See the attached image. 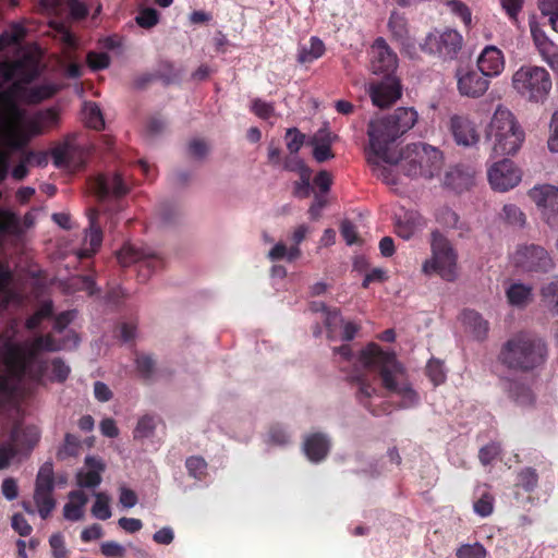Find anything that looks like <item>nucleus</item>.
<instances>
[{
	"instance_id": "10",
	"label": "nucleus",
	"mask_w": 558,
	"mask_h": 558,
	"mask_svg": "<svg viewBox=\"0 0 558 558\" xmlns=\"http://www.w3.org/2000/svg\"><path fill=\"white\" fill-rule=\"evenodd\" d=\"M117 258L123 267H128L131 264H140V278H145L163 265V260L160 256L146 250L137 248L129 243L124 244L118 252Z\"/></svg>"
},
{
	"instance_id": "52",
	"label": "nucleus",
	"mask_w": 558,
	"mask_h": 558,
	"mask_svg": "<svg viewBox=\"0 0 558 558\" xmlns=\"http://www.w3.org/2000/svg\"><path fill=\"white\" fill-rule=\"evenodd\" d=\"M494 496L488 492H484L481 497L474 501V512L483 518L490 515L494 510Z\"/></svg>"
},
{
	"instance_id": "2",
	"label": "nucleus",
	"mask_w": 558,
	"mask_h": 558,
	"mask_svg": "<svg viewBox=\"0 0 558 558\" xmlns=\"http://www.w3.org/2000/svg\"><path fill=\"white\" fill-rule=\"evenodd\" d=\"M546 357V343L541 338L521 331L501 344L497 362L509 372L527 374L541 367Z\"/></svg>"
},
{
	"instance_id": "37",
	"label": "nucleus",
	"mask_w": 558,
	"mask_h": 558,
	"mask_svg": "<svg viewBox=\"0 0 558 558\" xmlns=\"http://www.w3.org/2000/svg\"><path fill=\"white\" fill-rule=\"evenodd\" d=\"M74 147L65 142L52 148L51 156L57 168H70L72 166Z\"/></svg>"
},
{
	"instance_id": "59",
	"label": "nucleus",
	"mask_w": 558,
	"mask_h": 558,
	"mask_svg": "<svg viewBox=\"0 0 558 558\" xmlns=\"http://www.w3.org/2000/svg\"><path fill=\"white\" fill-rule=\"evenodd\" d=\"M136 368L144 379H150L155 372V361L150 355L141 354L135 360Z\"/></svg>"
},
{
	"instance_id": "17",
	"label": "nucleus",
	"mask_w": 558,
	"mask_h": 558,
	"mask_svg": "<svg viewBox=\"0 0 558 558\" xmlns=\"http://www.w3.org/2000/svg\"><path fill=\"white\" fill-rule=\"evenodd\" d=\"M93 190L99 198L105 199L109 196L120 198L130 191L120 173L112 175L98 174L93 181Z\"/></svg>"
},
{
	"instance_id": "1",
	"label": "nucleus",
	"mask_w": 558,
	"mask_h": 558,
	"mask_svg": "<svg viewBox=\"0 0 558 558\" xmlns=\"http://www.w3.org/2000/svg\"><path fill=\"white\" fill-rule=\"evenodd\" d=\"M333 353L338 354L343 362L352 363L356 367V374L350 377L356 383L355 397L372 415L390 414L392 407L387 402H381L379 405L373 404L372 399L379 396L378 389L359 372L357 365L366 372L377 373L383 388L401 398L400 408H412L418 403V395L409 383L405 368L393 352L384 351L378 344L369 343L361 350L357 357L354 356L350 344L335 348Z\"/></svg>"
},
{
	"instance_id": "33",
	"label": "nucleus",
	"mask_w": 558,
	"mask_h": 558,
	"mask_svg": "<svg viewBox=\"0 0 558 558\" xmlns=\"http://www.w3.org/2000/svg\"><path fill=\"white\" fill-rule=\"evenodd\" d=\"M83 116L86 126L94 130H102L105 120L99 106L94 101H85L83 106Z\"/></svg>"
},
{
	"instance_id": "48",
	"label": "nucleus",
	"mask_w": 558,
	"mask_h": 558,
	"mask_svg": "<svg viewBox=\"0 0 558 558\" xmlns=\"http://www.w3.org/2000/svg\"><path fill=\"white\" fill-rule=\"evenodd\" d=\"M80 450V439L70 433H66L64 436V442L61 448H59L57 452V458L59 460H64L69 457L77 456Z\"/></svg>"
},
{
	"instance_id": "45",
	"label": "nucleus",
	"mask_w": 558,
	"mask_h": 558,
	"mask_svg": "<svg viewBox=\"0 0 558 558\" xmlns=\"http://www.w3.org/2000/svg\"><path fill=\"white\" fill-rule=\"evenodd\" d=\"M537 5L544 16H548L551 28L558 33V0H537Z\"/></svg>"
},
{
	"instance_id": "5",
	"label": "nucleus",
	"mask_w": 558,
	"mask_h": 558,
	"mask_svg": "<svg viewBox=\"0 0 558 558\" xmlns=\"http://www.w3.org/2000/svg\"><path fill=\"white\" fill-rule=\"evenodd\" d=\"M444 165V157L439 149L424 144L408 145L402 151L397 166L401 172L410 178L432 179L437 175Z\"/></svg>"
},
{
	"instance_id": "53",
	"label": "nucleus",
	"mask_w": 558,
	"mask_h": 558,
	"mask_svg": "<svg viewBox=\"0 0 558 558\" xmlns=\"http://www.w3.org/2000/svg\"><path fill=\"white\" fill-rule=\"evenodd\" d=\"M51 558H69L70 550L65 546L64 536L61 533H53L49 538Z\"/></svg>"
},
{
	"instance_id": "14",
	"label": "nucleus",
	"mask_w": 558,
	"mask_h": 558,
	"mask_svg": "<svg viewBox=\"0 0 558 558\" xmlns=\"http://www.w3.org/2000/svg\"><path fill=\"white\" fill-rule=\"evenodd\" d=\"M531 197L543 208L542 214L546 223L558 231V187L550 184L534 187Z\"/></svg>"
},
{
	"instance_id": "31",
	"label": "nucleus",
	"mask_w": 558,
	"mask_h": 558,
	"mask_svg": "<svg viewBox=\"0 0 558 558\" xmlns=\"http://www.w3.org/2000/svg\"><path fill=\"white\" fill-rule=\"evenodd\" d=\"M313 157L317 162L333 158L331 151L332 136L329 132L320 130L314 137Z\"/></svg>"
},
{
	"instance_id": "11",
	"label": "nucleus",
	"mask_w": 558,
	"mask_h": 558,
	"mask_svg": "<svg viewBox=\"0 0 558 558\" xmlns=\"http://www.w3.org/2000/svg\"><path fill=\"white\" fill-rule=\"evenodd\" d=\"M514 265L525 271L547 272L553 260L547 251L535 244L518 247L513 256Z\"/></svg>"
},
{
	"instance_id": "22",
	"label": "nucleus",
	"mask_w": 558,
	"mask_h": 558,
	"mask_svg": "<svg viewBox=\"0 0 558 558\" xmlns=\"http://www.w3.org/2000/svg\"><path fill=\"white\" fill-rule=\"evenodd\" d=\"M84 463L88 470L77 472V485L83 488H95L101 483V473L106 465L100 459L93 456H87Z\"/></svg>"
},
{
	"instance_id": "41",
	"label": "nucleus",
	"mask_w": 558,
	"mask_h": 558,
	"mask_svg": "<svg viewBox=\"0 0 558 558\" xmlns=\"http://www.w3.org/2000/svg\"><path fill=\"white\" fill-rule=\"evenodd\" d=\"M541 295L544 306L553 314L558 315V280L544 286Z\"/></svg>"
},
{
	"instance_id": "57",
	"label": "nucleus",
	"mask_w": 558,
	"mask_h": 558,
	"mask_svg": "<svg viewBox=\"0 0 558 558\" xmlns=\"http://www.w3.org/2000/svg\"><path fill=\"white\" fill-rule=\"evenodd\" d=\"M426 374L435 386L442 384L446 379L444 365L438 360H430L426 366Z\"/></svg>"
},
{
	"instance_id": "58",
	"label": "nucleus",
	"mask_w": 558,
	"mask_h": 558,
	"mask_svg": "<svg viewBox=\"0 0 558 558\" xmlns=\"http://www.w3.org/2000/svg\"><path fill=\"white\" fill-rule=\"evenodd\" d=\"M252 112L263 120H267L275 114V107L271 102H266L260 98H255L251 104Z\"/></svg>"
},
{
	"instance_id": "6",
	"label": "nucleus",
	"mask_w": 558,
	"mask_h": 558,
	"mask_svg": "<svg viewBox=\"0 0 558 558\" xmlns=\"http://www.w3.org/2000/svg\"><path fill=\"white\" fill-rule=\"evenodd\" d=\"M512 86L529 101L542 102L551 89L550 74L542 66L522 65L512 75Z\"/></svg>"
},
{
	"instance_id": "21",
	"label": "nucleus",
	"mask_w": 558,
	"mask_h": 558,
	"mask_svg": "<svg viewBox=\"0 0 558 558\" xmlns=\"http://www.w3.org/2000/svg\"><path fill=\"white\" fill-rule=\"evenodd\" d=\"M39 432L35 426H14L10 433L9 441L19 450V454L27 456L39 441Z\"/></svg>"
},
{
	"instance_id": "49",
	"label": "nucleus",
	"mask_w": 558,
	"mask_h": 558,
	"mask_svg": "<svg viewBox=\"0 0 558 558\" xmlns=\"http://www.w3.org/2000/svg\"><path fill=\"white\" fill-rule=\"evenodd\" d=\"M501 217L507 223L515 227H523L525 223V215L517 205L513 204H507L504 206Z\"/></svg>"
},
{
	"instance_id": "54",
	"label": "nucleus",
	"mask_w": 558,
	"mask_h": 558,
	"mask_svg": "<svg viewBox=\"0 0 558 558\" xmlns=\"http://www.w3.org/2000/svg\"><path fill=\"white\" fill-rule=\"evenodd\" d=\"M287 148L291 155H296L302 148L305 135L301 133L296 128L288 129L286 132Z\"/></svg>"
},
{
	"instance_id": "28",
	"label": "nucleus",
	"mask_w": 558,
	"mask_h": 558,
	"mask_svg": "<svg viewBox=\"0 0 558 558\" xmlns=\"http://www.w3.org/2000/svg\"><path fill=\"white\" fill-rule=\"evenodd\" d=\"M388 28L396 41L402 46L410 45V35L408 28V21L403 14L392 11L388 21Z\"/></svg>"
},
{
	"instance_id": "4",
	"label": "nucleus",
	"mask_w": 558,
	"mask_h": 558,
	"mask_svg": "<svg viewBox=\"0 0 558 558\" xmlns=\"http://www.w3.org/2000/svg\"><path fill=\"white\" fill-rule=\"evenodd\" d=\"M487 140L495 156L513 155L524 141V132L512 112L499 106L487 128Z\"/></svg>"
},
{
	"instance_id": "30",
	"label": "nucleus",
	"mask_w": 558,
	"mask_h": 558,
	"mask_svg": "<svg viewBox=\"0 0 558 558\" xmlns=\"http://www.w3.org/2000/svg\"><path fill=\"white\" fill-rule=\"evenodd\" d=\"M463 323L471 329L477 340H484L489 330V324L474 310L463 312Z\"/></svg>"
},
{
	"instance_id": "55",
	"label": "nucleus",
	"mask_w": 558,
	"mask_h": 558,
	"mask_svg": "<svg viewBox=\"0 0 558 558\" xmlns=\"http://www.w3.org/2000/svg\"><path fill=\"white\" fill-rule=\"evenodd\" d=\"M86 62L90 70L100 71L110 65V57L107 52L89 51L86 56Z\"/></svg>"
},
{
	"instance_id": "61",
	"label": "nucleus",
	"mask_w": 558,
	"mask_h": 558,
	"mask_svg": "<svg viewBox=\"0 0 558 558\" xmlns=\"http://www.w3.org/2000/svg\"><path fill=\"white\" fill-rule=\"evenodd\" d=\"M136 23L143 28H151L159 21V14L157 10L153 8H146L140 11L135 17Z\"/></svg>"
},
{
	"instance_id": "56",
	"label": "nucleus",
	"mask_w": 558,
	"mask_h": 558,
	"mask_svg": "<svg viewBox=\"0 0 558 558\" xmlns=\"http://www.w3.org/2000/svg\"><path fill=\"white\" fill-rule=\"evenodd\" d=\"M457 558H485L486 549L480 543L465 544L457 549Z\"/></svg>"
},
{
	"instance_id": "3",
	"label": "nucleus",
	"mask_w": 558,
	"mask_h": 558,
	"mask_svg": "<svg viewBox=\"0 0 558 558\" xmlns=\"http://www.w3.org/2000/svg\"><path fill=\"white\" fill-rule=\"evenodd\" d=\"M417 117V112L413 108L400 107L387 117L372 120L367 129L371 150L383 158L385 162L391 163L389 144L411 130L416 123Z\"/></svg>"
},
{
	"instance_id": "44",
	"label": "nucleus",
	"mask_w": 558,
	"mask_h": 558,
	"mask_svg": "<svg viewBox=\"0 0 558 558\" xmlns=\"http://www.w3.org/2000/svg\"><path fill=\"white\" fill-rule=\"evenodd\" d=\"M531 34L534 44L542 57L544 59H548V57L553 53L554 44L548 39L544 31L537 26H531Z\"/></svg>"
},
{
	"instance_id": "36",
	"label": "nucleus",
	"mask_w": 558,
	"mask_h": 558,
	"mask_svg": "<svg viewBox=\"0 0 558 558\" xmlns=\"http://www.w3.org/2000/svg\"><path fill=\"white\" fill-rule=\"evenodd\" d=\"M20 233V219L10 209L0 208V238L3 235H16Z\"/></svg>"
},
{
	"instance_id": "16",
	"label": "nucleus",
	"mask_w": 558,
	"mask_h": 558,
	"mask_svg": "<svg viewBox=\"0 0 558 558\" xmlns=\"http://www.w3.org/2000/svg\"><path fill=\"white\" fill-rule=\"evenodd\" d=\"M372 53V71L375 74H381L383 78L395 76L398 68V58L384 39L379 38L376 40Z\"/></svg>"
},
{
	"instance_id": "19",
	"label": "nucleus",
	"mask_w": 558,
	"mask_h": 558,
	"mask_svg": "<svg viewBox=\"0 0 558 558\" xmlns=\"http://www.w3.org/2000/svg\"><path fill=\"white\" fill-rule=\"evenodd\" d=\"M474 177L475 169L473 167L457 165L445 173L444 185L460 194L474 185Z\"/></svg>"
},
{
	"instance_id": "12",
	"label": "nucleus",
	"mask_w": 558,
	"mask_h": 558,
	"mask_svg": "<svg viewBox=\"0 0 558 558\" xmlns=\"http://www.w3.org/2000/svg\"><path fill=\"white\" fill-rule=\"evenodd\" d=\"M457 88L461 96L480 98L489 88V77L480 70L458 68L454 73Z\"/></svg>"
},
{
	"instance_id": "27",
	"label": "nucleus",
	"mask_w": 558,
	"mask_h": 558,
	"mask_svg": "<svg viewBox=\"0 0 558 558\" xmlns=\"http://www.w3.org/2000/svg\"><path fill=\"white\" fill-rule=\"evenodd\" d=\"M70 501L64 505L63 515L69 521H80L83 518V508L88 501L87 496L82 490H72L69 493Z\"/></svg>"
},
{
	"instance_id": "34",
	"label": "nucleus",
	"mask_w": 558,
	"mask_h": 558,
	"mask_svg": "<svg viewBox=\"0 0 558 558\" xmlns=\"http://www.w3.org/2000/svg\"><path fill=\"white\" fill-rule=\"evenodd\" d=\"M420 217L414 214H405L396 223V233L403 240L411 239L420 229Z\"/></svg>"
},
{
	"instance_id": "38",
	"label": "nucleus",
	"mask_w": 558,
	"mask_h": 558,
	"mask_svg": "<svg viewBox=\"0 0 558 558\" xmlns=\"http://www.w3.org/2000/svg\"><path fill=\"white\" fill-rule=\"evenodd\" d=\"M506 295L511 305L521 307L529 302L531 288L522 283H513L507 289Z\"/></svg>"
},
{
	"instance_id": "63",
	"label": "nucleus",
	"mask_w": 558,
	"mask_h": 558,
	"mask_svg": "<svg viewBox=\"0 0 558 558\" xmlns=\"http://www.w3.org/2000/svg\"><path fill=\"white\" fill-rule=\"evenodd\" d=\"M16 456L19 450L9 440L0 444V470L7 469Z\"/></svg>"
},
{
	"instance_id": "51",
	"label": "nucleus",
	"mask_w": 558,
	"mask_h": 558,
	"mask_svg": "<svg viewBox=\"0 0 558 558\" xmlns=\"http://www.w3.org/2000/svg\"><path fill=\"white\" fill-rule=\"evenodd\" d=\"M185 466L189 474L196 480H202L206 475L207 462L202 457L192 456L187 458Z\"/></svg>"
},
{
	"instance_id": "43",
	"label": "nucleus",
	"mask_w": 558,
	"mask_h": 558,
	"mask_svg": "<svg viewBox=\"0 0 558 558\" xmlns=\"http://www.w3.org/2000/svg\"><path fill=\"white\" fill-rule=\"evenodd\" d=\"M437 221L450 229H458L461 231H469L468 228H464L463 223H460V219L457 213H454L449 207L440 208L436 215Z\"/></svg>"
},
{
	"instance_id": "24",
	"label": "nucleus",
	"mask_w": 558,
	"mask_h": 558,
	"mask_svg": "<svg viewBox=\"0 0 558 558\" xmlns=\"http://www.w3.org/2000/svg\"><path fill=\"white\" fill-rule=\"evenodd\" d=\"M102 231L96 221V217L89 218V228L86 230L83 247L78 256L81 258H88L93 256L101 246Z\"/></svg>"
},
{
	"instance_id": "47",
	"label": "nucleus",
	"mask_w": 558,
	"mask_h": 558,
	"mask_svg": "<svg viewBox=\"0 0 558 558\" xmlns=\"http://www.w3.org/2000/svg\"><path fill=\"white\" fill-rule=\"evenodd\" d=\"M538 484V474L533 468H525L518 474L517 486L522 487L525 492H533Z\"/></svg>"
},
{
	"instance_id": "25",
	"label": "nucleus",
	"mask_w": 558,
	"mask_h": 558,
	"mask_svg": "<svg viewBox=\"0 0 558 558\" xmlns=\"http://www.w3.org/2000/svg\"><path fill=\"white\" fill-rule=\"evenodd\" d=\"M59 112L54 108L41 110L28 122L29 131L33 135H40L56 126L59 123Z\"/></svg>"
},
{
	"instance_id": "26",
	"label": "nucleus",
	"mask_w": 558,
	"mask_h": 558,
	"mask_svg": "<svg viewBox=\"0 0 558 558\" xmlns=\"http://www.w3.org/2000/svg\"><path fill=\"white\" fill-rule=\"evenodd\" d=\"M325 51L326 47L324 41L317 36H312L308 44L299 46L296 61L301 64L313 63L315 60L322 58Z\"/></svg>"
},
{
	"instance_id": "64",
	"label": "nucleus",
	"mask_w": 558,
	"mask_h": 558,
	"mask_svg": "<svg viewBox=\"0 0 558 558\" xmlns=\"http://www.w3.org/2000/svg\"><path fill=\"white\" fill-rule=\"evenodd\" d=\"M70 367L60 357H56L51 361V373L57 381H65L70 375Z\"/></svg>"
},
{
	"instance_id": "35",
	"label": "nucleus",
	"mask_w": 558,
	"mask_h": 558,
	"mask_svg": "<svg viewBox=\"0 0 558 558\" xmlns=\"http://www.w3.org/2000/svg\"><path fill=\"white\" fill-rule=\"evenodd\" d=\"M296 166L300 169V180L294 182V196L299 198H306L311 195V170L302 160H296Z\"/></svg>"
},
{
	"instance_id": "23",
	"label": "nucleus",
	"mask_w": 558,
	"mask_h": 558,
	"mask_svg": "<svg viewBox=\"0 0 558 558\" xmlns=\"http://www.w3.org/2000/svg\"><path fill=\"white\" fill-rule=\"evenodd\" d=\"M303 450L310 461L317 463L328 456L330 441L326 435L322 433H314L305 438Z\"/></svg>"
},
{
	"instance_id": "50",
	"label": "nucleus",
	"mask_w": 558,
	"mask_h": 558,
	"mask_svg": "<svg viewBox=\"0 0 558 558\" xmlns=\"http://www.w3.org/2000/svg\"><path fill=\"white\" fill-rule=\"evenodd\" d=\"M92 514L99 520H107L111 517L109 498L106 494H96V501L92 507Z\"/></svg>"
},
{
	"instance_id": "46",
	"label": "nucleus",
	"mask_w": 558,
	"mask_h": 558,
	"mask_svg": "<svg viewBox=\"0 0 558 558\" xmlns=\"http://www.w3.org/2000/svg\"><path fill=\"white\" fill-rule=\"evenodd\" d=\"M324 324L327 329V337L333 339L338 328L343 324L341 312L339 308L329 307L325 313Z\"/></svg>"
},
{
	"instance_id": "7",
	"label": "nucleus",
	"mask_w": 558,
	"mask_h": 558,
	"mask_svg": "<svg viewBox=\"0 0 558 558\" xmlns=\"http://www.w3.org/2000/svg\"><path fill=\"white\" fill-rule=\"evenodd\" d=\"M432 257L423 264L425 275L437 274L446 281L457 277V253L449 240L439 231L432 232Z\"/></svg>"
},
{
	"instance_id": "20",
	"label": "nucleus",
	"mask_w": 558,
	"mask_h": 558,
	"mask_svg": "<svg viewBox=\"0 0 558 558\" xmlns=\"http://www.w3.org/2000/svg\"><path fill=\"white\" fill-rule=\"evenodd\" d=\"M450 131L456 143L461 146H472L480 138L473 122L464 116L454 114L450 118Z\"/></svg>"
},
{
	"instance_id": "39",
	"label": "nucleus",
	"mask_w": 558,
	"mask_h": 558,
	"mask_svg": "<svg viewBox=\"0 0 558 558\" xmlns=\"http://www.w3.org/2000/svg\"><path fill=\"white\" fill-rule=\"evenodd\" d=\"M53 492L35 490L34 501L38 508L41 519L46 520L56 507V500L52 496Z\"/></svg>"
},
{
	"instance_id": "40",
	"label": "nucleus",
	"mask_w": 558,
	"mask_h": 558,
	"mask_svg": "<svg viewBox=\"0 0 558 558\" xmlns=\"http://www.w3.org/2000/svg\"><path fill=\"white\" fill-rule=\"evenodd\" d=\"M372 153L374 154V157H369L368 162L373 167V171L376 177L381 179L386 184L396 185L398 182L393 170L390 167L381 165L379 160H385L376 156L373 150Z\"/></svg>"
},
{
	"instance_id": "62",
	"label": "nucleus",
	"mask_w": 558,
	"mask_h": 558,
	"mask_svg": "<svg viewBox=\"0 0 558 558\" xmlns=\"http://www.w3.org/2000/svg\"><path fill=\"white\" fill-rule=\"evenodd\" d=\"M447 5L449 7L450 11L461 19V21L465 25H470L472 22V14L470 9L466 4L461 2L460 0H449L447 1Z\"/></svg>"
},
{
	"instance_id": "13",
	"label": "nucleus",
	"mask_w": 558,
	"mask_h": 558,
	"mask_svg": "<svg viewBox=\"0 0 558 558\" xmlns=\"http://www.w3.org/2000/svg\"><path fill=\"white\" fill-rule=\"evenodd\" d=\"M488 181L494 190L506 192L519 184L521 171L512 160L505 158L489 168Z\"/></svg>"
},
{
	"instance_id": "60",
	"label": "nucleus",
	"mask_w": 558,
	"mask_h": 558,
	"mask_svg": "<svg viewBox=\"0 0 558 558\" xmlns=\"http://www.w3.org/2000/svg\"><path fill=\"white\" fill-rule=\"evenodd\" d=\"M501 452L498 442H489L483 446L478 451V459L483 465L490 464Z\"/></svg>"
},
{
	"instance_id": "8",
	"label": "nucleus",
	"mask_w": 558,
	"mask_h": 558,
	"mask_svg": "<svg viewBox=\"0 0 558 558\" xmlns=\"http://www.w3.org/2000/svg\"><path fill=\"white\" fill-rule=\"evenodd\" d=\"M20 85L14 83L9 88L0 92V120L4 122L10 129L23 119L24 111L20 108L16 96ZM27 143V138L12 130L9 137V146L12 149H21Z\"/></svg>"
},
{
	"instance_id": "18",
	"label": "nucleus",
	"mask_w": 558,
	"mask_h": 558,
	"mask_svg": "<svg viewBox=\"0 0 558 558\" xmlns=\"http://www.w3.org/2000/svg\"><path fill=\"white\" fill-rule=\"evenodd\" d=\"M477 69L486 76L496 77L502 73L506 65L504 52L496 46L488 45L476 60Z\"/></svg>"
},
{
	"instance_id": "9",
	"label": "nucleus",
	"mask_w": 558,
	"mask_h": 558,
	"mask_svg": "<svg viewBox=\"0 0 558 558\" xmlns=\"http://www.w3.org/2000/svg\"><path fill=\"white\" fill-rule=\"evenodd\" d=\"M463 45L461 34L454 29H446L442 33H430L422 44V50L444 60H453L457 58Z\"/></svg>"
},
{
	"instance_id": "42",
	"label": "nucleus",
	"mask_w": 558,
	"mask_h": 558,
	"mask_svg": "<svg viewBox=\"0 0 558 558\" xmlns=\"http://www.w3.org/2000/svg\"><path fill=\"white\" fill-rule=\"evenodd\" d=\"M504 383H505V388L508 391L510 398H512L515 401L521 402V403L530 400L531 390L526 385H524L518 380H512L509 378L505 379Z\"/></svg>"
},
{
	"instance_id": "29",
	"label": "nucleus",
	"mask_w": 558,
	"mask_h": 558,
	"mask_svg": "<svg viewBox=\"0 0 558 558\" xmlns=\"http://www.w3.org/2000/svg\"><path fill=\"white\" fill-rule=\"evenodd\" d=\"M159 423L161 418L156 414L147 413L140 416L133 429V438L143 440L153 437Z\"/></svg>"
},
{
	"instance_id": "32",
	"label": "nucleus",
	"mask_w": 558,
	"mask_h": 558,
	"mask_svg": "<svg viewBox=\"0 0 558 558\" xmlns=\"http://www.w3.org/2000/svg\"><path fill=\"white\" fill-rule=\"evenodd\" d=\"M13 274L8 264H0V313L8 307L14 298V292L10 288Z\"/></svg>"
},
{
	"instance_id": "15",
	"label": "nucleus",
	"mask_w": 558,
	"mask_h": 558,
	"mask_svg": "<svg viewBox=\"0 0 558 558\" xmlns=\"http://www.w3.org/2000/svg\"><path fill=\"white\" fill-rule=\"evenodd\" d=\"M402 95L400 81L397 76H387L369 87V96L376 107L385 108L396 102Z\"/></svg>"
}]
</instances>
